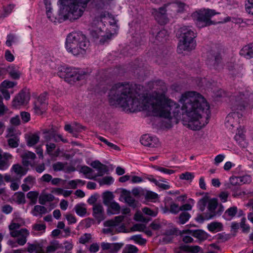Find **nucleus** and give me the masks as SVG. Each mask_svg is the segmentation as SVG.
<instances>
[{
	"mask_svg": "<svg viewBox=\"0 0 253 253\" xmlns=\"http://www.w3.org/2000/svg\"><path fill=\"white\" fill-rule=\"evenodd\" d=\"M143 212L148 215L155 217L157 215V213L147 207L144 208L142 210Z\"/></svg>",
	"mask_w": 253,
	"mask_h": 253,
	"instance_id": "obj_60",
	"label": "nucleus"
},
{
	"mask_svg": "<svg viewBox=\"0 0 253 253\" xmlns=\"http://www.w3.org/2000/svg\"><path fill=\"white\" fill-rule=\"evenodd\" d=\"M237 104L235 106H233V108L234 110H242L245 107L244 101L243 100L242 97H240V99L236 100Z\"/></svg>",
	"mask_w": 253,
	"mask_h": 253,
	"instance_id": "obj_49",
	"label": "nucleus"
},
{
	"mask_svg": "<svg viewBox=\"0 0 253 253\" xmlns=\"http://www.w3.org/2000/svg\"><path fill=\"white\" fill-rule=\"evenodd\" d=\"M84 206V204H77L74 208L76 213L81 216H84L86 213V209Z\"/></svg>",
	"mask_w": 253,
	"mask_h": 253,
	"instance_id": "obj_33",
	"label": "nucleus"
},
{
	"mask_svg": "<svg viewBox=\"0 0 253 253\" xmlns=\"http://www.w3.org/2000/svg\"><path fill=\"white\" fill-rule=\"evenodd\" d=\"M222 227V224L220 222H213L208 224V228L210 231H214Z\"/></svg>",
	"mask_w": 253,
	"mask_h": 253,
	"instance_id": "obj_44",
	"label": "nucleus"
},
{
	"mask_svg": "<svg viewBox=\"0 0 253 253\" xmlns=\"http://www.w3.org/2000/svg\"><path fill=\"white\" fill-rule=\"evenodd\" d=\"M90 166L98 170V173L94 176V178L97 176H102L105 173L108 174L109 169L108 167L101 163L99 161L96 160L90 164Z\"/></svg>",
	"mask_w": 253,
	"mask_h": 253,
	"instance_id": "obj_16",
	"label": "nucleus"
},
{
	"mask_svg": "<svg viewBox=\"0 0 253 253\" xmlns=\"http://www.w3.org/2000/svg\"><path fill=\"white\" fill-rule=\"evenodd\" d=\"M46 212L47 209L45 207L42 206L36 205L34 207V209L32 212L34 216H37V213L35 212H39L40 214H44L46 213Z\"/></svg>",
	"mask_w": 253,
	"mask_h": 253,
	"instance_id": "obj_37",
	"label": "nucleus"
},
{
	"mask_svg": "<svg viewBox=\"0 0 253 253\" xmlns=\"http://www.w3.org/2000/svg\"><path fill=\"white\" fill-rule=\"evenodd\" d=\"M16 84V83L13 82L5 80L2 83V86L5 88H12Z\"/></svg>",
	"mask_w": 253,
	"mask_h": 253,
	"instance_id": "obj_58",
	"label": "nucleus"
},
{
	"mask_svg": "<svg viewBox=\"0 0 253 253\" xmlns=\"http://www.w3.org/2000/svg\"><path fill=\"white\" fill-rule=\"evenodd\" d=\"M29 93L26 89L22 90L12 101V106L17 108L26 103L30 99Z\"/></svg>",
	"mask_w": 253,
	"mask_h": 253,
	"instance_id": "obj_10",
	"label": "nucleus"
},
{
	"mask_svg": "<svg viewBox=\"0 0 253 253\" xmlns=\"http://www.w3.org/2000/svg\"><path fill=\"white\" fill-rule=\"evenodd\" d=\"M114 196L111 192L106 191L103 194V202L106 206H109L112 202Z\"/></svg>",
	"mask_w": 253,
	"mask_h": 253,
	"instance_id": "obj_28",
	"label": "nucleus"
},
{
	"mask_svg": "<svg viewBox=\"0 0 253 253\" xmlns=\"http://www.w3.org/2000/svg\"><path fill=\"white\" fill-rule=\"evenodd\" d=\"M125 216L123 215H119L116 216L114 219L106 221L104 225L107 227H116L118 226L121 222L123 221Z\"/></svg>",
	"mask_w": 253,
	"mask_h": 253,
	"instance_id": "obj_20",
	"label": "nucleus"
},
{
	"mask_svg": "<svg viewBox=\"0 0 253 253\" xmlns=\"http://www.w3.org/2000/svg\"><path fill=\"white\" fill-rule=\"evenodd\" d=\"M57 74L60 78L64 79L66 82L70 84L76 81L83 80L88 75V74L85 71L65 66L59 68Z\"/></svg>",
	"mask_w": 253,
	"mask_h": 253,
	"instance_id": "obj_7",
	"label": "nucleus"
},
{
	"mask_svg": "<svg viewBox=\"0 0 253 253\" xmlns=\"http://www.w3.org/2000/svg\"><path fill=\"white\" fill-rule=\"evenodd\" d=\"M21 117L22 121L25 123L29 122L30 119V115L28 112H22L21 113Z\"/></svg>",
	"mask_w": 253,
	"mask_h": 253,
	"instance_id": "obj_61",
	"label": "nucleus"
},
{
	"mask_svg": "<svg viewBox=\"0 0 253 253\" xmlns=\"http://www.w3.org/2000/svg\"><path fill=\"white\" fill-rule=\"evenodd\" d=\"M47 98V93L46 92H44L39 96L36 102L40 103V104L46 103V100Z\"/></svg>",
	"mask_w": 253,
	"mask_h": 253,
	"instance_id": "obj_56",
	"label": "nucleus"
},
{
	"mask_svg": "<svg viewBox=\"0 0 253 253\" xmlns=\"http://www.w3.org/2000/svg\"><path fill=\"white\" fill-rule=\"evenodd\" d=\"M54 197L51 194H44L41 195L39 198V202L41 205H45L46 202H51L53 201Z\"/></svg>",
	"mask_w": 253,
	"mask_h": 253,
	"instance_id": "obj_31",
	"label": "nucleus"
},
{
	"mask_svg": "<svg viewBox=\"0 0 253 253\" xmlns=\"http://www.w3.org/2000/svg\"><path fill=\"white\" fill-rule=\"evenodd\" d=\"M122 195L124 197V200L129 206L135 208L136 207L137 202L131 196L130 192L126 189H123Z\"/></svg>",
	"mask_w": 253,
	"mask_h": 253,
	"instance_id": "obj_18",
	"label": "nucleus"
},
{
	"mask_svg": "<svg viewBox=\"0 0 253 253\" xmlns=\"http://www.w3.org/2000/svg\"><path fill=\"white\" fill-rule=\"evenodd\" d=\"M130 240H133L136 243L140 244V245H144L145 244L146 240L143 239L141 237V235H136L132 236L130 238Z\"/></svg>",
	"mask_w": 253,
	"mask_h": 253,
	"instance_id": "obj_45",
	"label": "nucleus"
},
{
	"mask_svg": "<svg viewBox=\"0 0 253 253\" xmlns=\"http://www.w3.org/2000/svg\"><path fill=\"white\" fill-rule=\"evenodd\" d=\"M97 138L101 141H102V142H104V143H105L107 146H108L110 148H112V149H113L114 150H120V148L118 146H117L116 145L112 143L109 142V141H108V140L107 139H106L104 137H103L102 136H98Z\"/></svg>",
	"mask_w": 253,
	"mask_h": 253,
	"instance_id": "obj_41",
	"label": "nucleus"
},
{
	"mask_svg": "<svg viewBox=\"0 0 253 253\" xmlns=\"http://www.w3.org/2000/svg\"><path fill=\"white\" fill-rule=\"evenodd\" d=\"M180 211V207L178 205L175 203H171L170 205L169 212L176 214Z\"/></svg>",
	"mask_w": 253,
	"mask_h": 253,
	"instance_id": "obj_53",
	"label": "nucleus"
},
{
	"mask_svg": "<svg viewBox=\"0 0 253 253\" xmlns=\"http://www.w3.org/2000/svg\"><path fill=\"white\" fill-rule=\"evenodd\" d=\"M9 132H11V129H9ZM9 134L12 137L9 138L7 140L8 145L13 148L17 147L19 145V138L13 134H11L10 133Z\"/></svg>",
	"mask_w": 253,
	"mask_h": 253,
	"instance_id": "obj_30",
	"label": "nucleus"
},
{
	"mask_svg": "<svg viewBox=\"0 0 253 253\" xmlns=\"http://www.w3.org/2000/svg\"><path fill=\"white\" fill-rule=\"evenodd\" d=\"M167 5L160 7L158 9H154V14L156 20L161 24H166L168 19L166 15V7Z\"/></svg>",
	"mask_w": 253,
	"mask_h": 253,
	"instance_id": "obj_14",
	"label": "nucleus"
},
{
	"mask_svg": "<svg viewBox=\"0 0 253 253\" xmlns=\"http://www.w3.org/2000/svg\"><path fill=\"white\" fill-rule=\"evenodd\" d=\"M176 35L180 39L177 46L178 53H182L183 50L190 51L195 47L194 39L196 37V35L190 27H181L177 31Z\"/></svg>",
	"mask_w": 253,
	"mask_h": 253,
	"instance_id": "obj_6",
	"label": "nucleus"
},
{
	"mask_svg": "<svg viewBox=\"0 0 253 253\" xmlns=\"http://www.w3.org/2000/svg\"><path fill=\"white\" fill-rule=\"evenodd\" d=\"M47 107V103L40 104L38 102H35L34 105V110L36 114L42 115L45 111Z\"/></svg>",
	"mask_w": 253,
	"mask_h": 253,
	"instance_id": "obj_29",
	"label": "nucleus"
},
{
	"mask_svg": "<svg viewBox=\"0 0 253 253\" xmlns=\"http://www.w3.org/2000/svg\"><path fill=\"white\" fill-rule=\"evenodd\" d=\"M56 145L50 142H47L46 144V151L49 155H51L53 151L55 149Z\"/></svg>",
	"mask_w": 253,
	"mask_h": 253,
	"instance_id": "obj_54",
	"label": "nucleus"
},
{
	"mask_svg": "<svg viewBox=\"0 0 253 253\" xmlns=\"http://www.w3.org/2000/svg\"><path fill=\"white\" fill-rule=\"evenodd\" d=\"M9 166L8 161L7 160H0V170H5Z\"/></svg>",
	"mask_w": 253,
	"mask_h": 253,
	"instance_id": "obj_64",
	"label": "nucleus"
},
{
	"mask_svg": "<svg viewBox=\"0 0 253 253\" xmlns=\"http://www.w3.org/2000/svg\"><path fill=\"white\" fill-rule=\"evenodd\" d=\"M61 248V246L57 241L51 243V245L46 247V253H50L55 252L58 249Z\"/></svg>",
	"mask_w": 253,
	"mask_h": 253,
	"instance_id": "obj_36",
	"label": "nucleus"
},
{
	"mask_svg": "<svg viewBox=\"0 0 253 253\" xmlns=\"http://www.w3.org/2000/svg\"><path fill=\"white\" fill-rule=\"evenodd\" d=\"M12 169L17 175H20L19 179H20L22 176L26 175L27 172V170L24 169L19 164H15L13 165Z\"/></svg>",
	"mask_w": 253,
	"mask_h": 253,
	"instance_id": "obj_26",
	"label": "nucleus"
},
{
	"mask_svg": "<svg viewBox=\"0 0 253 253\" xmlns=\"http://www.w3.org/2000/svg\"><path fill=\"white\" fill-rule=\"evenodd\" d=\"M92 215L99 223L105 219L104 209L101 204H96L93 205L92 208Z\"/></svg>",
	"mask_w": 253,
	"mask_h": 253,
	"instance_id": "obj_15",
	"label": "nucleus"
},
{
	"mask_svg": "<svg viewBox=\"0 0 253 253\" xmlns=\"http://www.w3.org/2000/svg\"><path fill=\"white\" fill-rule=\"evenodd\" d=\"M240 54L247 59L253 58V43L244 46L240 50Z\"/></svg>",
	"mask_w": 253,
	"mask_h": 253,
	"instance_id": "obj_19",
	"label": "nucleus"
},
{
	"mask_svg": "<svg viewBox=\"0 0 253 253\" xmlns=\"http://www.w3.org/2000/svg\"><path fill=\"white\" fill-rule=\"evenodd\" d=\"M207 64L213 69L220 71L223 68V64L221 62V57L220 53H216L211 55L207 61Z\"/></svg>",
	"mask_w": 253,
	"mask_h": 253,
	"instance_id": "obj_12",
	"label": "nucleus"
},
{
	"mask_svg": "<svg viewBox=\"0 0 253 253\" xmlns=\"http://www.w3.org/2000/svg\"><path fill=\"white\" fill-rule=\"evenodd\" d=\"M89 45V41L81 32L71 33L66 38V49L75 56L84 54Z\"/></svg>",
	"mask_w": 253,
	"mask_h": 253,
	"instance_id": "obj_5",
	"label": "nucleus"
},
{
	"mask_svg": "<svg viewBox=\"0 0 253 253\" xmlns=\"http://www.w3.org/2000/svg\"><path fill=\"white\" fill-rule=\"evenodd\" d=\"M67 163L64 164L60 162H56L52 165L53 169L55 171H60L63 170Z\"/></svg>",
	"mask_w": 253,
	"mask_h": 253,
	"instance_id": "obj_48",
	"label": "nucleus"
},
{
	"mask_svg": "<svg viewBox=\"0 0 253 253\" xmlns=\"http://www.w3.org/2000/svg\"><path fill=\"white\" fill-rule=\"evenodd\" d=\"M153 168L157 170L168 174H171L175 172V170L169 169L165 168L159 167L158 166H154Z\"/></svg>",
	"mask_w": 253,
	"mask_h": 253,
	"instance_id": "obj_47",
	"label": "nucleus"
},
{
	"mask_svg": "<svg viewBox=\"0 0 253 253\" xmlns=\"http://www.w3.org/2000/svg\"><path fill=\"white\" fill-rule=\"evenodd\" d=\"M90 0H62V7L60 10V15L64 20L71 21L79 18L82 15L84 9Z\"/></svg>",
	"mask_w": 253,
	"mask_h": 253,
	"instance_id": "obj_4",
	"label": "nucleus"
},
{
	"mask_svg": "<svg viewBox=\"0 0 253 253\" xmlns=\"http://www.w3.org/2000/svg\"><path fill=\"white\" fill-rule=\"evenodd\" d=\"M23 234L28 235L29 233L28 231L25 228L21 229L20 230H12L10 233V235L13 237H18Z\"/></svg>",
	"mask_w": 253,
	"mask_h": 253,
	"instance_id": "obj_38",
	"label": "nucleus"
},
{
	"mask_svg": "<svg viewBox=\"0 0 253 253\" xmlns=\"http://www.w3.org/2000/svg\"><path fill=\"white\" fill-rule=\"evenodd\" d=\"M156 88L152 94L153 100L144 95H137L128 84L118 83L114 84L109 93L111 105H120L131 112L141 109H150L161 117L168 119L170 123H177L181 113L180 106L166 97L167 87L161 80L154 83Z\"/></svg>",
	"mask_w": 253,
	"mask_h": 253,
	"instance_id": "obj_1",
	"label": "nucleus"
},
{
	"mask_svg": "<svg viewBox=\"0 0 253 253\" xmlns=\"http://www.w3.org/2000/svg\"><path fill=\"white\" fill-rule=\"evenodd\" d=\"M192 236L200 240H202L204 239L205 234L203 230L198 229L194 230L193 234H192Z\"/></svg>",
	"mask_w": 253,
	"mask_h": 253,
	"instance_id": "obj_46",
	"label": "nucleus"
},
{
	"mask_svg": "<svg viewBox=\"0 0 253 253\" xmlns=\"http://www.w3.org/2000/svg\"><path fill=\"white\" fill-rule=\"evenodd\" d=\"M238 213V208L237 207L233 206L228 208L224 212L223 217L227 220H231Z\"/></svg>",
	"mask_w": 253,
	"mask_h": 253,
	"instance_id": "obj_23",
	"label": "nucleus"
},
{
	"mask_svg": "<svg viewBox=\"0 0 253 253\" xmlns=\"http://www.w3.org/2000/svg\"><path fill=\"white\" fill-rule=\"evenodd\" d=\"M199 210L203 212L207 207V210L203 214H198L195 220L203 223L205 220H210L220 216L224 211V207L218 205L216 198H210L207 195L199 200L197 203Z\"/></svg>",
	"mask_w": 253,
	"mask_h": 253,
	"instance_id": "obj_3",
	"label": "nucleus"
},
{
	"mask_svg": "<svg viewBox=\"0 0 253 253\" xmlns=\"http://www.w3.org/2000/svg\"><path fill=\"white\" fill-rule=\"evenodd\" d=\"M215 14L216 12L214 10L208 9L206 10L194 13L192 17L197 26L201 28L214 24L215 23L211 20V18Z\"/></svg>",
	"mask_w": 253,
	"mask_h": 253,
	"instance_id": "obj_8",
	"label": "nucleus"
},
{
	"mask_svg": "<svg viewBox=\"0 0 253 253\" xmlns=\"http://www.w3.org/2000/svg\"><path fill=\"white\" fill-rule=\"evenodd\" d=\"M146 228V226L142 224H135L131 228V231H144V229Z\"/></svg>",
	"mask_w": 253,
	"mask_h": 253,
	"instance_id": "obj_55",
	"label": "nucleus"
},
{
	"mask_svg": "<svg viewBox=\"0 0 253 253\" xmlns=\"http://www.w3.org/2000/svg\"><path fill=\"white\" fill-rule=\"evenodd\" d=\"M108 206L109 207V209L107 210V212L108 215L118 214L120 213L121 207L118 203L113 201Z\"/></svg>",
	"mask_w": 253,
	"mask_h": 253,
	"instance_id": "obj_22",
	"label": "nucleus"
},
{
	"mask_svg": "<svg viewBox=\"0 0 253 253\" xmlns=\"http://www.w3.org/2000/svg\"><path fill=\"white\" fill-rule=\"evenodd\" d=\"M242 117V115L238 112L229 113L225 119L226 127L229 129L237 127V125L240 123V119Z\"/></svg>",
	"mask_w": 253,
	"mask_h": 253,
	"instance_id": "obj_9",
	"label": "nucleus"
},
{
	"mask_svg": "<svg viewBox=\"0 0 253 253\" xmlns=\"http://www.w3.org/2000/svg\"><path fill=\"white\" fill-rule=\"evenodd\" d=\"M191 217V215L187 212H182L178 216L177 223L179 224H185Z\"/></svg>",
	"mask_w": 253,
	"mask_h": 253,
	"instance_id": "obj_32",
	"label": "nucleus"
},
{
	"mask_svg": "<svg viewBox=\"0 0 253 253\" xmlns=\"http://www.w3.org/2000/svg\"><path fill=\"white\" fill-rule=\"evenodd\" d=\"M43 133L44 140L48 142L53 140L55 134V130L53 128L49 129H44L43 131Z\"/></svg>",
	"mask_w": 253,
	"mask_h": 253,
	"instance_id": "obj_25",
	"label": "nucleus"
},
{
	"mask_svg": "<svg viewBox=\"0 0 253 253\" xmlns=\"http://www.w3.org/2000/svg\"><path fill=\"white\" fill-rule=\"evenodd\" d=\"M39 140L40 137L37 134H32L27 138V144L28 146H33L36 144Z\"/></svg>",
	"mask_w": 253,
	"mask_h": 253,
	"instance_id": "obj_27",
	"label": "nucleus"
},
{
	"mask_svg": "<svg viewBox=\"0 0 253 253\" xmlns=\"http://www.w3.org/2000/svg\"><path fill=\"white\" fill-rule=\"evenodd\" d=\"M66 131L72 134L73 136L77 137V133L78 132V128L74 127V125L72 126L70 125H66L64 127Z\"/></svg>",
	"mask_w": 253,
	"mask_h": 253,
	"instance_id": "obj_42",
	"label": "nucleus"
},
{
	"mask_svg": "<svg viewBox=\"0 0 253 253\" xmlns=\"http://www.w3.org/2000/svg\"><path fill=\"white\" fill-rule=\"evenodd\" d=\"M4 57L5 59L8 62H12L14 60V55L9 50H6L5 52Z\"/></svg>",
	"mask_w": 253,
	"mask_h": 253,
	"instance_id": "obj_57",
	"label": "nucleus"
},
{
	"mask_svg": "<svg viewBox=\"0 0 253 253\" xmlns=\"http://www.w3.org/2000/svg\"><path fill=\"white\" fill-rule=\"evenodd\" d=\"M140 141L145 146L154 148L159 145V141L156 137L151 136L147 134L142 135Z\"/></svg>",
	"mask_w": 253,
	"mask_h": 253,
	"instance_id": "obj_13",
	"label": "nucleus"
},
{
	"mask_svg": "<svg viewBox=\"0 0 253 253\" xmlns=\"http://www.w3.org/2000/svg\"><path fill=\"white\" fill-rule=\"evenodd\" d=\"M194 230L185 229L183 230H179L174 229L173 230H170L169 232V234L172 235L174 234H178L180 236H183L184 234H189L192 236Z\"/></svg>",
	"mask_w": 253,
	"mask_h": 253,
	"instance_id": "obj_35",
	"label": "nucleus"
},
{
	"mask_svg": "<svg viewBox=\"0 0 253 253\" xmlns=\"http://www.w3.org/2000/svg\"><path fill=\"white\" fill-rule=\"evenodd\" d=\"M90 34L91 37L95 40L98 39L100 37V42L102 44L109 41L113 35L111 33H104L100 28L91 30Z\"/></svg>",
	"mask_w": 253,
	"mask_h": 253,
	"instance_id": "obj_11",
	"label": "nucleus"
},
{
	"mask_svg": "<svg viewBox=\"0 0 253 253\" xmlns=\"http://www.w3.org/2000/svg\"><path fill=\"white\" fill-rule=\"evenodd\" d=\"M232 191V196L234 197H237L242 195H244L245 193L241 190L238 186L230 187H229Z\"/></svg>",
	"mask_w": 253,
	"mask_h": 253,
	"instance_id": "obj_40",
	"label": "nucleus"
},
{
	"mask_svg": "<svg viewBox=\"0 0 253 253\" xmlns=\"http://www.w3.org/2000/svg\"><path fill=\"white\" fill-rule=\"evenodd\" d=\"M138 250L133 245H127L123 251V253H137Z\"/></svg>",
	"mask_w": 253,
	"mask_h": 253,
	"instance_id": "obj_43",
	"label": "nucleus"
},
{
	"mask_svg": "<svg viewBox=\"0 0 253 253\" xmlns=\"http://www.w3.org/2000/svg\"><path fill=\"white\" fill-rule=\"evenodd\" d=\"M35 153L31 152H25L21 155L22 158V164L23 166L28 167L30 165L31 160H34L36 158Z\"/></svg>",
	"mask_w": 253,
	"mask_h": 253,
	"instance_id": "obj_21",
	"label": "nucleus"
},
{
	"mask_svg": "<svg viewBox=\"0 0 253 253\" xmlns=\"http://www.w3.org/2000/svg\"><path fill=\"white\" fill-rule=\"evenodd\" d=\"M124 245L123 243H109L102 242L101 243V247L102 250H108L112 253L118 252Z\"/></svg>",
	"mask_w": 253,
	"mask_h": 253,
	"instance_id": "obj_17",
	"label": "nucleus"
},
{
	"mask_svg": "<svg viewBox=\"0 0 253 253\" xmlns=\"http://www.w3.org/2000/svg\"><path fill=\"white\" fill-rule=\"evenodd\" d=\"M245 7L246 11L250 14L253 15V0H247Z\"/></svg>",
	"mask_w": 253,
	"mask_h": 253,
	"instance_id": "obj_50",
	"label": "nucleus"
},
{
	"mask_svg": "<svg viewBox=\"0 0 253 253\" xmlns=\"http://www.w3.org/2000/svg\"><path fill=\"white\" fill-rule=\"evenodd\" d=\"M81 172L83 173L84 174H87L92 173L93 169L86 166H82L80 170Z\"/></svg>",
	"mask_w": 253,
	"mask_h": 253,
	"instance_id": "obj_62",
	"label": "nucleus"
},
{
	"mask_svg": "<svg viewBox=\"0 0 253 253\" xmlns=\"http://www.w3.org/2000/svg\"><path fill=\"white\" fill-rule=\"evenodd\" d=\"M14 197L15 199V201L18 204H24L26 203L25 194L22 192H16Z\"/></svg>",
	"mask_w": 253,
	"mask_h": 253,
	"instance_id": "obj_34",
	"label": "nucleus"
},
{
	"mask_svg": "<svg viewBox=\"0 0 253 253\" xmlns=\"http://www.w3.org/2000/svg\"><path fill=\"white\" fill-rule=\"evenodd\" d=\"M167 31L165 30H162L157 33L155 36L156 41L154 42L156 44H158L159 42H164L167 41Z\"/></svg>",
	"mask_w": 253,
	"mask_h": 253,
	"instance_id": "obj_24",
	"label": "nucleus"
},
{
	"mask_svg": "<svg viewBox=\"0 0 253 253\" xmlns=\"http://www.w3.org/2000/svg\"><path fill=\"white\" fill-rule=\"evenodd\" d=\"M91 236L90 234L85 233L79 239V242L82 244H85L89 242L91 239Z\"/></svg>",
	"mask_w": 253,
	"mask_h": 253,
	"instance_id": "obj_52",
	"label": "nucleus"
},
{
	"mask_svg": "<svg viewBox=\"0 0 253 253\" xmlns=\"http://www.w3.org/2000/svg\"><path fill=\"white\" fill-rule=\"evenodd\" d=\"M194 177V174L190 172H186L181 174L179 176V178L181 179H185L187 180H192Z\"/></svg>",
	"mask_w": 253,
	"mask_h": 253,
	"instance_id": "obj_51",
	"label": "nucleus"
},
{
	"mask_svg": "<svg viewBox=\"0 0 253 253\" xmlns=\"http://www.w3.org/2000/svg\"><path fill=\"white\" fill-rule=\"evenodd\" d=\"M182 104L181 110L188 117V126L192 130H199L209 121L211 111L206 99L195 91H188L179 99Z\"/></svg>",
	"mask_w": 253,
	"mask_h": 253,
	"instance_id": "obj_2",
	"label": "nucleus"
},
{
	"mask_svg": "<svg viewBox=\"0 0 253 253\" xmlns=\"http://www.w3.org/2000/svg\"><path fill=\"white\" fill-rule=\"evenodd\" d=\"M113 181L114 179L112 176H105L102 178V179H100L98 180V182H99L100 185H109L113 183Z\"/></svg>",
	"mask_w": 253,
	"mask_h": 253,
	"instance_id": "obj_39",
	"label": "nucleus"
},
{
	"mask_svg": "<svg viewBox=\"0 0 253 253\" xmlns=\"http://www.w3.org/2000/svg\"><path fill=\"white\" fill-rule=\"evenodd\" d=\"M145 198L148 200H154L158 198V194L152 191H148L146 193Z\"/></svg>",
	"mask_w": 253,
	"mask_h": 253,
	"instance_id": "obj_59",
	"label": "nucleus"
},
{
	"mask_svg": "<svg viewBox=\"0 0 253 253\" xmlns=\"http://www.w3.org/2000/svg\"><path fill=\"white\" fill-rule=\"evenodd\" d=\"M39 193L35 191H30L27 194V198L30 200L38 198Z\"/></svg>",
	"mask_w": 253,
	"mask_h": 253,
	"instance_id": "obj_63",
	"label": "nucleus"
}]
</instances>
